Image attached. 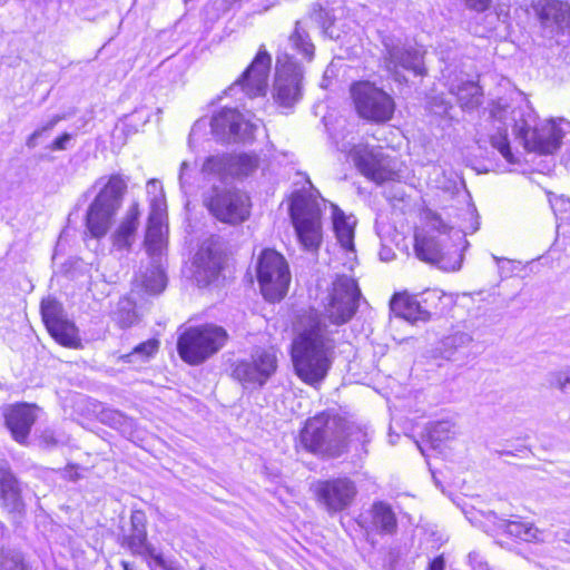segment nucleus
<instances>
[{"mask_svg":"<svg viewBox=\"0 0 570 570\" xmlns=\"http://www.w3.org/2000/svg\"><path fill=\"white\" fill-rule=\"evenodd\" d=\"M360 296L353 277L337 275L324 313L311 309L301 316L291 356L295 373L303 382L314 386L327 376L335 360L337 327L353 317Z\"/></svg>","mask_w":570,"mask_h":570,"instance_id":"obj_1","label":"nucleus"},{"mask_svg":"<svg viewBox=\"0 0 570 570\" xmlns=\"http://www.w3.org/2000/svg\"><path fill=\"white\" fill-rule=\"evenodd\" d=\"M493 116L511 126L512 132L527 150L539 154L557 151L570 131V122L563 118L539 122L532 106L524 99L513 107L493 112Z\"/></svg>","mask_w":570,"mask_h":570,"instance_id":"obj_2","label":"nucleus"},{"mask_svg":"<svg viewBox=\"0 0 570 570\" xmlns=\"http://www.w3.org/2000/svg\"><path fill=\"white\" fill-rule=\"evenodd\" d=\"M432 229L438 236L415 235L414 250L419 259L438 265L441 269L454 272L461 268L463 250L469 243L466 232L446 225L441 218L432 219Z\"/></svg>","mask_w":570,"mask_h":570,"instance_id":"obj_3","label":"nucleus"},{"mask_svg":"<svg viewBox=\"0 0 570 570\" xmlns=\"http://www.w3.org/2000/svg\"><path fill=\"white\" fill-rule=\"evenodd\" d=\"M345 429L342 417L323 412L307 420L301 442L311 452L338 456L345 449Z\"/></svg>","mask_w":570,"mask_h":570,"instance_id":"obj_4","label":"nucleus"},{"mask_svg":"<svg viewBox=\"0 0 570 570\" xmlns=\"http://www.w3.org/2000/svg\"><path fill=\"white\" fill-rule=\"evenodd\" d=\"M126 188L127 183L119 175H112L95 197L86 215V227L92 237L107 235Z\"/></svg>","mask_w":570,"mask_h":570,"instance_id":"obj_5","label":"nucleus"},{"mask_svg":"<svg viewBox=\"0 0 570 570\" xmlns=\"http://www.w3.org/2000/svg\"><path fill=\"white\" fill-rule=\"evenodd\" d=\"M289 215L302 248L313 254L317 253L323 242L320 203L312 197L296 195L292 199Z\"/></svg>","mask_w":570,"mask_h":570,"instance_id":"obj_6","label":"nucleus"},{"mask_svg":"<svg viewBox=\"0 0 570 570\" xmlns=\"http://www.w3.org/2000/svg\"><path fill=\"white\" fill-rule=\"evenodd\" d=\"M227 341V332L207 324L186 330L178 338L177 350L183 361L197 365L217 353Z\"/></svg>","mask_w":570,"mask_h":570,"instance_id":"obj_7","label":"nucleus"},{"mask_svg":"<svg viewBox=\"0 0 570 570\" xmlns=\"http://www.w3.org/2000/svg\"><path fill=\"white\" fill-rule=\"evenodd\" d=\"M203 202L208 212L222 223L237 225L249 217V197L235 187L214 184L204 193Z\"/></svg>","mask_w":570,"mask_h":570,"instance_id":"obj_8","label":"nucleus"},{"mask_svg":"<svg viewBox=\"0 0 570 570\" xmlns=\"http://www.w3.org/2000/svg\"><path fill=\"white\" fill-rule=\"evenodd\" d=\"M257 279L264 297L269 302L281 301L287 293L291 273L284 256L266 248L257 259Z\"/></svg>","mask_w":570,"mask_h":570,"instance_id":"obj_9","label":"nucleus"},{"mask_svg":"<svg viewBox=\"0 0 570 570\" xmlns=\"http://www.w3.org/2000/svg\"><path fill=\"white\" fill-rule=\"evenodd\" d=\"M302 67L287 52L276 57L273 99L282 108L289 109L302 98Z\"/></svg>","mask_w":570,"mask_h":570,"instance_id":"obj_10","label":"nucleus"},{"mask_svg":"<svg viewBox=\"0 0 570 570\" xmlns=\"http://www.w3.org/2000/svg\"><path fill=\"white\" fill-rule=\"evenodd\" d=\"M358 115L373 122L389 121L395 110L393 98L368 81L356 82L351 88Z\"/></svg>","mask_w":570,"mask_h":570,"instance_id":"obj_11","label":"nucleus"},{"mask_svg":"<svg viewBox=\"0 0 570 570\" xmlns=\"http://www.w3.org/2000/svg\"><path fill=\"white\" fill-rule=\"evenodd\" d=\"M147 518L140 510L132 511L130 515V532L121 539V547L127 548L134 556L149 559L151 570H181L175 562L157 553L156 548L147 539Z\"/></svg>","mask_w":570,"mask_h":570,"instance_id":"obj_12","label":"nucleus"},{"mask_svg":"<svg viewBox=\"0 0 570 570\" xmlns=\"http://www.w3.org/2000/svg\"><path fill=\"white\" fill-rule=\"evenodd\" d=\"M351 156L361 174L379 185L397 177L396 160L386 155L382 147L360 144L351 149Z\"/></svg>","mask_w":570,"mask_h":570,"instance_id":"obj_13","label":"nucleus"},{"mask_svg":"<svg viewBox=\"0 0 570 570\" xmlns=\"http://www.w3.org/2000/svg\"><path fill=\"white\" fill-rule=\"evenodd\" d=\"M212 132L217 140L227 144H250L255 139L257 125L233 108H224L210 120Z\"/></svg>","mask_w":570,"mask_h":570,"instance_id":"obj_14","label":"nucleus"},{"mask_svg":"<svg viewBox=\"0 0 570 570\" xmlns=\"http://www.w3.org/2000/svg\"><path fill=\"white\" fill-rule=\"evenodd\" d=\"M277 357L272 350H256L249 358L233 365L232 376L245 389L262 387L276 372Z\"/></svg>","mask_w":570,"mask_h":570,"instance_id":"obj_15","label":"nucleus"},{"mask_svg":"<svg viewBox=\"0 0 570 570\" xmlns=\"http://www.w3.org/2000/svg\"><path fill=\"white\" fill-rule=\"evenodd\" d=\"M383 46L384 66L389 72L394 75L395 80L401 81L400 69L411 71L415 76L425 73L421 49L404 43L400 38L390 36L383 39Z\"/></svg>","mask_w":570,"mask_h":570,"instance_id":"obj_16","label":"nucleus"},{"mask_svg":"<svg viewBox=\"0 0 570 570\" xmlns=\"http://www.w3.org/2000/svg\"><path fill=\"white\" fill-rule=\"evenodd\" d=\"M41 315L50 335L69 348H80L81 340L75 323L69 321L62 305L53 299L47 298L41 302Z\"/></svg>","mask_w":570,"mask_h":570,"instance_id":"obj_17","label":"nucleus"},{"mask_svg":"<svg viewBox=\"0 0 570 570\" xmlns=\"http://www.w3.org/2000/svg\"><path fill=\"white\" fill-rule=\"evenodd\" d=\"M356 493V485L348 478L318 481L315 485L318 504L331 514L347 509Z\"/></svg>","mask_w":570,"mask_h":570,"instance_id":"obj_18","label":"nucleus"},{"mask_svg":"<svg viewBox=\"0 0 570 570\" xmlns=\"http://www.w3.org/2000/svg\"><path fill=\"white\" fill-rule=\"evenodd\" d=\"M271 65V55L264 46H261L249 67L243 72L242 77L229 87V91L239 88L250 98L264 96L267 89Z\"/></svg>","mask_w":570,"mask_h":570,"instance_id":"obj_19","label":"nucleus"},{"mask_svg":"<svg viewBox=\"0 0 570 570\" xmlns=\"http://www.w3.org/2000/svg\"><path fill=\"white\" fill-rule=\"evenodd\" d=\"M138 203H132L111 234V244L118 250H129L137 238L140 225Z\"/></svg>","mask_w":570,"mask_h":570,"instance_id":"obj_20","label":"nucleus"},{"mask_svg":"<svg viewBox=\"0 0 570 570\" xmlns=\"http://www.w3.org/2000/svg\"><path fill=\"white\" fill-rule=\"evenodd\" d=\"M165 228V210L161 204L154 203L145 235L146 250L151 258L160 257L163 254L166 244Z\"/></svg>","mask_w":570,"mask_h":570,"instance_id":"obj_21","label":"nucleus"},{"mask_svg":"<svg viewBox=\"0 0 570 570\" xmlns=\"http://www.w3.org/2000/svg\"><path fill=\"white\" fill-rule=\"evenodd\" d=\"M36 409L29 404H17L6 412V424L13 439L24 443L36 421Z\"/></svg>","mask_w":570,"mask_h":570,"instance_id":"obj_22","label":"nucleus"},{"mask_svg":"<svg viewBox=\"0 0 570 570\" xmlns=\"http://www.w3.org/2000/svg\"><path fill=\"white\" fill-rule=\"evenodd\" d=\"M534 10L546 28L562 29L570 19V6L560 0H538Z\"/></svg>","mask_w":570,"mask_h":570,"instance_id":"obj_23","label":"nucleus"},{"mask_svg":"<svg viewBox=\"0 0 570 570\" xmlns=\"http://www.w3.org/2000/svg\"><path fill=\"white\" fill-rule=\"evenodd\" d=\"M195 278L199 286H207L217 278L220 271V258L209 248L202 247L195 255Z\"/></svg>","mask_w":570,"mask_h":570,"instance_id":"obj_24","label":"nucleus"},{"mask_svg":"<svg viewBox=\"0 0 570 570\" xmlns=\"http://www.w3.org/2000/svg\"><path fill=\"white\" fill-rule=\"evenodd\" d=\"M391 309L396 316L412 323L430 318V312L421 305L417 297L406 293L394 295L391 301Z\"/></svg>","mask_w":570,"mask_h":570,"instance_id":"obj_25","label":"nucleus"},{"mask_svg":"<svg viewBox=\"0 0 570 570\" xmlns=\"http://www.w3.org/2000/svg\"><path fill=\"white\" fill-rule=\"evenodd\" d=\"M473 338L465 332H455L441 341L440 353L442 357L453 362H465Z\"/></svg>","mask_w":570,"mask_h":570,"instance_id":"obj_26","label":"nucleus"},{"mask_svg":"<svg viewBox=\"0 0 570 570\" xmlns=\"http://www.w3.org/2000/svg\"><path fill=\"white\" fill-rule=\"evenodd\" d=\"M0 505L10 513L23 508L18 481L8 470H2L0 475Z\"/></svg>","mask_w":570,"mask_h":570,"instance_id":"obj_27","label":"nucleus"},{"mask_svg":"<svg viewBox=\"0 0 570 570\" xmlns=\"http://www.w3.org/2000/svg\"><path fill=\"white\" fill-rule=\"evenodd\" d=\"M332 222L336 238L346 250L354 249V226L353 216H346L336 205L331 204Z\"/></svg>","mask_w":570,"mask_h":570,"instance_id":"obj_28","label":"nucleus"},{"mask_svg":"<svg viewBox=\"0 0 570 570\" xmlns=\"http://www.w3.org/2000/svg\"><path fill=\"white\" fill-rule=\"evenodd\" d=\"M372 525L380 533L393 534L397 529V521L392 507L384 501H376L371 508Z\"/></svg>","mask_w":570,"mask_h":570,"instance_id":"obj_29","label":"nucleus"},{"mask_svg":"<svg viewBox=\"0 0 570 570\" xmlns=\"http://www.w3.org/2000/svg\"><path fill=\"white\" fill-rule=\"evenodd\" d=\"M261 166L255 153L230 154V177L243 179L253 175Z\"/></svg>","mask_w":570,"mask_h":570,"instance_id":"obj_30","label":"nucleus"},{"mask_svg":"<svg viewBox=\"0 0 570 570\" xmlns=\"http://www.w3.org/2000/svg\"><path fill=\"white\" fill-rule=\"evenodd\" d=\"M497 527L508 535L522 541L532 542L540 539L539 529L528 522L499 519Z\"/></svg>","mask_w":570,"mask_h":570,"instance_id":"obj_31","label":"nucleus"},{"mask_svg":"<svg viewBox=\"0 0 570 570\" xmlns=\"http://www.w3.org/2000/svg\"><path fill=\"white\" fill-rule=\"evenodd\" d=\"M202 174L208 180L218 178L222 186L224 178L230 176V154H218L206 158Z\"/></svg>","mask_w":570,"mask_h":570,"instance_id":"obj_32","label":"nucleus"},{"mask_svg":"<svg viewBox=\"0 0 570 570\" xmlns=\"http://www.w3.org/2000/svg\"><path fill=\"white\" fill-rule=\"evenodd\" d=\"M288 42L291 47L307 61L314 58L315 46L311 41L309 35L303 27L302 21H296L295 29L288 37Z\"/></svg>","mask_w":570,"mask_h":570,"instance_id":"obj_33","label":"nucleus"},{"mask_svg":"<svg viewBox=\"0 0 570 570\" xmlns=\"http://www.w3.org/2000/svg\"><path fill=\"white\" fill-rule=\"evenodd\" d=\"M451 91L464 109H473L481 104V89L474 81L462 82L455 88H451Z\"/></svg>","mask_w":570,"mask_h":570,"instance_id":"obj_34","label":"nucleus"},{"mask_svg":"<svg viewBox=\"0 0 570 570\" xmlns=\"http://www.w3.org/2000/svg\"><path fill=\"white\" fill-rule=\"evenodd\" d=\"M151 261V267L144 275L142 285L148 293L159 294L166 287V275L160 257H154Z\"/></svg>","mask_w":570,"mask_h":570,"instance_id":"obj_35","label":"nucleus"},{"mask_svg":"<svg viewBox=\"0 0 570 570\" xmlns=\"http://www.w3.org/2000/svg\"><path fill=\"white\" fill-rule=\"evenodd\" d=\"M102 423L118 430L124 435H131L135 430V421L118 410L107 409L100 414Z\"/></svg>","mask_w":570,"mask_h":570,"instance_id":"obj_36","label":"nucleus"},{"mask_svg":"<svg viewBox=\"0 0 570 570\" xmlns=\"http://www.w3.org/2000/svg\"><path fill=\"white\" fill-rule=\"evenodd\" d=\"M489 141L493 148L498 149V151L502 155V157L507 161H509L511 164L515 163V158L511 151L510 144H509L505 131L504 132L499 131L494 135H491L489 137Z\"/></svg>","mask_w":570,"mask_h":570,"instance_id":"obj_37","label":"nucleus"},{"mask_svg":"<svg viewBox=\"0 0 570 570\" xmlns=\"http://www.w3.org/2000/svg\"><path fill=\"white\" fill-rule=\"evenodd\" d=\"M453 425L450 422H438L433 425L429 433V438L433 446H436L435 443L445 441L450 439V433L452 432Z\"/></svg>","mask_w":570,"mask_h":570,"instance_id":"obj_38","label":"nucleus"},{"mask_svg":"<svg viewBox=\"0 0 570 570\" xmlns=\"http://www.w3.org/2000/svg\"><path fill=\"white\" fill-rule=\"evenodd\" d=\"M62 119L60 116L52 117L47 124L36 129L27 139L26 145L29 148H35L38 145V139L42 137L45 134L49 132L55 128V126Z\"/></svg>","mask_w":570,"mask_h":570,"instance_id":"obj_39","label":"nucleus"},{"mask_svg":"<svg viewBox=\"0 0 570 570\" xmlns=\"http://www.w3.org/2000/svg\"><path fill=\"white\" fill-rule=\"evenodd\" d=\"M158 347H159V342L155 338H150L146 342H142L140 344H138L131 354H129L128 356H139L141 360H146L148 357H150L151 355H154L157 351H158Z\"/></svg>","mask_w":570,"mask_h":570,"instance_id":"obj_40","label":"nucleus"},{"mask_svg":"<svg viewBox=\"0 0 570 570\" xmlns=\"http://www.w3.org/2000/svg\"><path fill=\"white\" fill-rule=\"evenodd\" d=\"M0 570H28L19 553H7L0 561Z\"/></svg>","mask_w":570,"mask_h":570,"instance_id":"obj_41","label":"nucleus"},{"mask_svg":"<svg viewBox=\"0 0 570 570\" xmlns=\"http://www.w3.org/2000/svg\"><path fill=\"white\" fill-rule=\"evenodd\" d=\"M40 446L46 450H51L63 443L61 435H58L53 430L46 429L39 436Z\"/></svg>","mask_w":570,"mask_h":570,"instance_id":"obj_42","label":"nucleus"},{"mask_svg":"<svg viewBox=\"0 0 570 570\" xmlns=\"http://www.w3.org/2000/svg\"><path fill=\"white\" fill-rule=\"evenodd\" d=\"M550 384L561 391L570 386V367L551 373Z\"/></svg>","mask_w":570,"mask_h":570,"instance_id":"obj_43","label":"nucleus"},{"mask_svg":"<svg viewBox=\"0 0 570 570\" xmlns=\"http://www.w3.org/2000/svg\"><path fill=\"white\" fill-rule=\"evenodd\" d=\"M312 18L322 24V28L324 29V31L326 33H328L331 37H333V31H331V27L333 24V20H332V17L330 14V12H327L326 10H323L322 8L317 9V10H314L313 13H312Z\"/></svg>","mask_w":570,"mask_h":570,"instance_id":"obj_44","label":"nucleus"},{"mask_svg":"<svg viewBox=\"0 0 570 570\" xmlns=\"http://www.w3.org/2000/svg\"><path fill=\"white\" fill-rule=\"evenodd\" d=\"M549 202L554 212H568L570 209V199L564 196L550 197Z\"/></svg>","mask_w":570,"mask_h":570,"instance_id":"obj_45","label":"nucleus"},{"mask_svg":"<svg viewBox=\"0 0 570 570\" xmlns=\"http://www.w3.org/2000/svg\"><path fill=\"white\" fill-rule=\"evenodd\" d=\"M72 136L68 132L62 134L58 138H56L52 144L49 146V149L56 150H66L68 145L70 144Z\"/></svg>","mask_w":570,"mask_h":570,"instance_id":"obj_46","label":"nucleus"},{"mask_svg":"<svg viewBox=\"0 0 570 570\" xmlns=\"http://www.w3.org/2000/svg\"><path fill=\"white\" fill-rule=\"evenodd\" d=\"M464 4L468 9L476 11V12H483L487 9H489L491 4V0H463Z\"/></svg>","mask_w":570,"mask_h":570,"instance_id":"obj_47","label":"nucleus"},{"mask_svg":"<svg viewBox=\"0 0 570 570\" xmlns=\"http://www.w3.org/2000/svg\"><path fill=\"white\" fill-rule=\"evenodd\" d=\"M445 562L442 556L434 558L429 566V570H444Z\"/></svg>","mask_w":570,"mask_h":570,"instance_id":"obj_48","label":"nucleus"},{"mask_svg":"<svg viewBox=\"0 0 570 570\" xmlns=\"http://www.w3.org/2000/svg\"><path fill=\"white\" fill-rule=\"evenodd\" d=\"M136 315L134 312H128L126 316L119 318V323L122 327L130 326L135 322Z\"/></svg>","mask_w":570,"mask_h":570,"instance_id":"obj_49","label":"nucleus"},{"mask_svg":"<svg viewBox=\"0 0 570 570\" xmlns=\"http://www.w3.org/2000/svg\"><path fill=\"white\" fill-rule=\"evenodd\" d=\"M188 163L187 161H183L181 165H180V170H179V183H180V186L184 188L185 186V171L187 170L188 168Z\"/></svg>","mask_w":570,"mask_h":570,"instance_id":"obj_50","label":"nucleus"},{"mask_svg":"<svg viewBox=\"0 0 570 570\" xmlns=\"http://www.w3.org/2000/svg\"><path fill=\"white\" fill-rule=\"evenodd\" d=\"M73 466H68L66 469V473H68L70 480H76L78 478L77 472L72 473Z\"/></svg>","mask_w":570,"mask_h":570,"instance_id":"obj_51","label":"nucleus"},{"mask_svg":"<svg viewBox=\"0 0 570 570\" xmlns=\"http://www.w3.org/2000/svg\"><path fill=\"white\" fill-rule=\"evenodd\" d=\"M121 564H122L125 570H134L131 564L129 562H127V561H122Z\"/></svg>","mask_w":570,"mask_h":570,"instance_id":"obj_52","label":"nucleus"},{"mask_svg":"<svg viewBox=\"0 0 570 570\" xmlns=\"http://www.w3.org/2000/svg\"><path fill=\"white\" fill-rule=\"evenodd\" d=\"M563 540H564V542L570 543V530L564 533Z\"/></svg>","mask_w":570,"mask_h":570,"instance_id":"obj_53","label":"nucleus"},{"mask_svg":"<svg viewBox=\"0 0 570 570\" xmlns=\"http://www.w3.org/2000/svg\"><path fill=\"white\" fill-rule=\"evenodd\" d=\"M481 141H482V137H479V138L476 139V142H478V144H481Z\"/></svg>","mask_w":570,"mask_h":570,"instance_id":"obj_54","label":"nucleus"}]
</instances>
